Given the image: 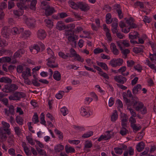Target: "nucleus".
<instances>
[{"instance_id":"9b49d317","label":"nucleus","mask_w":156,"mask_h":156,"mask_svg":"<svg viewBox=\"0 0 156 156\" xmlns=\"http://www.w3.org/2000/svg\"><path fill=\"white\" fill-rule=\"evenodd\" d=\"M57 28L59 30H62L66 29V25L62 21H58L56 26Z\"/></svg>"},{"instance_id":"0eeeda50","label":"nucleus","mask_w":156,"mask_h":156,"mask_svg":"<svg viewBox=\"0 0 156 156\" xmlns=\"http://www.w3.org/2000/svg\"><path fill=\"white\" fill-rule=\"evenodd\" d=\"M16 101L20 100L21 98L26 97L25 94L22 92H16L14 94Z\"/></svg>"},{"instance_id":"393cba45","label":"nucleus","mask_w":156,"mask_h":156,"mask_svg":"<svg viewBox=\"0 0 156 156\" xmlns=\"http://www.w3.org/2000/svg\"><path fill=\"white\" fill-rule=\"evenodd\" d=\"M11 58L9 57H4L0 58V62H10Z\"/></svg>"},{"instance_id":"774afa93","label":"nucleus","mask_w":156,"mask_h":156,"mask_svg":"<svg viewBox=\"0 0 156 156\" xmlns=\"http://www.w3.org/2000/svg\"><path fill=\"white\" fill-rule=\"evenodd\" d=\"M37 80H32V83L36 87H39L40 86V84L38 83L37 81Z\"/></svg>"},{"instance_id":"dca6fc26","label":"nucleus","mask_w":156,"mask_h":156,"mask_svg":"<svg viewBox=\"0 0 156 156\" xmlns=\"http://www.w3.org/2000/svg\"><path fill=\"white\" fill-rule=\"evenodd\" d=\"M21 32H23V29L22 28L20 29ZM31 34V33L29 31H25V32L22 33V37H24L26 38L27 37H29Z\"/></svg>"},{"instance_id":"37998d69","label":"nucleus","mask_w":156,"mask_h":156,"mask_svg":"<svg viewBox=\"0 0 156 156\" xmlns=\"http://www.w3.org/2000/svg\"><path fill=\"white\" fill-rule=\"evenodd\" d=\"M40 120L41 123L44 125H46L45 123L46 122L44 120V114L43 113H42L40 116Z\"/></svg>"},{"instance_id":"c9c22d12","label":"nucleus","mask_w":156,"mask_h":156,"mask_svg":"<svg viewBox=\"0 0 156 156\" xmlns=\"http://www.w3.org/2000/svg\"><path fill=\"white\" fill-rule=\"evenodd\" d=\"M47 24L46 26L50 28L53 26V22L50 20H45L44 21Z\"/></svg>"},{"instance_id":"69168bd1","label":"nucleus","mask_w":156,"mask_h":156,"mask_svg":"<svg viewBox=\"0 0 156 156\" xmlns=\"http://www.w3.org/2000/svg\"><path fill=\"white\" fill-rule=\"evenodd\" d=\"M146 64H147L148 66L151 68H154V64H151L150 61L149 60L147 59L146 60L145 62Z\"/></svg>"},{"instance_id":"c03bdc74","label":"nucleus","mask_w":156,"mask_h":156,"mask_svg":"<svg viewBox=\"0 0 156 156\" xmlns=\"http://www.w3.org/2000/svg\"><path fill=\"white\" fill-rule=\"evenodd\" d=\"M93 144L90 141H86L84 147L86 148H90L92 146Z\"/></svg>"},{"instance_id":"c756f323","label":"nucleus","mask_w":156,"mask_h":156,"mask_svg":"<svg viewBox=\"0 0 156 156\" xmlns=\"http://www.w3.org/2000/svg\"><path fill=\"white\" fill-rule=\"evenodd\" d=\"M16 122L19 125H23V119L20 116H17L16 117Z\"/></svg>"},{"instance_id":"f03ea898","label":"nucleus","mask_w":156,"mask_h":156,"mask_svg":"<svg viewBox=\"0 0 156 156\" xmlns=\"http://www.w3.org/2000/svg\"><path fill=\"white\" fill-rule=\"evenodd\" d=\"M48 62L47 65L49 67L51 68H54L58 67V65L56 63L55 65L51 64L52 63H55V57H49L48 59L46 60Z\"/></svg>"},{"instance_id":"4c0bfd02","label":"nucleus","mask_w":156,"mask_h":156,"mask_svg":"<svg viewBox=\"0 0 156 156\" xmlns=\"http://www.w3.org/2000/svg\"><path fill=\"white\" fill-rule=\"evenodd\" d=\"M137 104H138V105L135 108L136 111H139L141 110L143 108L144 105L143 104L140 102H138Z\"/></svg>"},{"instance_id":"ea45409f","label":"nucleus","mask_w":156,"mask_h":156,"mask_svg":"<svg viewBox=\"0 0 156 156\" xmlns=\"http://www.w3.org/2000/svg\"><path fill=\"white\" fill-rule=\"evenodd\" d=\"M127 132H128V131L126 129L125 127H122L120 133L122 136H124L126 135Z\"/></svg>"},{"instance_id":"a18cd8bd","label":"nucleus","mask_w":156,"mask_h":156,"mask_svg":"<svg viewBox=\"0 0 156 156\" xmlns=\"http://www.w3.org/2000/svg\"><path fill=\"white\" fill-rule=\"evenodd\" d=\"M69 54H67V55H65L63 52H60L58 53L59 55L62 58L64 59H67L68 57Z\"/></svg>"},{"instance_id":"864d4df0","label":"nucleus","mask_w":156,"mask_h":156,"mask_svg":"<svg viewBox=\"0 0 156 156\" xmlns=\"http://www.w3.org/2000/svg\"><path fill=\"white\" fill-rule=\"evenodd\" d=\"M64 93V91H60L56 95L55 97L57 99H60L62 98V94Z\"/></svg>"},{"instance_id":"e2e57ef3","label":"nucleus","mask_w":156,"mask_h":156,"mask_svg":"<svg viewBox=\"0 0 156 156\" xmlns=\"http://www.w3.org/2000/svg\"><path fill=\"white\" fill-rule=\"evenodd\" d=\"M116 61L115 59H113L112 60L109 62V64L113 67H116Z\"/></svg>"},{"instance_id":"7ed1b4c3","label":"nucleus","mask_w":156,"mask_h":156,"mask_svg":"<svg viewBox=\"0 0 156 156\" xmlns=\"http://www.w3.org/2000/svg\"><path fill=\"white\" fill-rule=\"evenodd\" d=\"M66 29H68V30L67 31V34L68 35H73L74 33V31L72 29L75 27V24H70L66 26Z\"/></svg>"},{"instance_id":"13d9d810","label":"nucleus","mask_w":156,"mask_h":156,"mask_svg":"<svg viewBox=\"0 0 156 156\" xmlns=\"http://www.w3.org/2000/svg\"><path fill=\"white\" fill-rule=\"evenodd\" d=\"M15 131L16 133L18 136L20 135L21 134V131L19 127H16L14 128Z\"/></svg>"},{"instance_id":"473e14b6","label":"nucleus","mask_w":156,"mask_h":156,"mask_svg":"<svg viewBox=\"0 0 156 156\" xmlns=\"http://www.w3.org/2000/svg\"><path fill=\"white\" fill-rule=\"evenodd\" d=\"M118 27L117 24H112V33L114 34L115 33H117V32H118V30H117V27Z\"/></svg>"},{"instance_id":"39448f33","label":"nucleus","mask_w":156,"mask_h":156,"mask_svg":"<svg viewBox=\"0 0 156 156\" xmlns=\"http://www.w3.org/2000/svg\"><path fill=\"white\" fill-rule=\"evenodd\" d=\"M28 0H20V3H17V6L21 10L23 9H26L27 8V6L25 5L26 2Z\"/></svg>"},{"instance_id":"f704fd0d","label":"nucleus","mask_w":156,"mask_h":156,"mask_svg":"<svg viewBox=\"0 0 156 156\" xmlns=\"http://www.w3.org/2000/svg\"><path fill=\"white\" fill-rule=\"evenodd\" d=\"M26 23L29 27H34V24L33 23V20L30 19H27L25 21Z\"/></svg>"},{"instance_id":"de8ad7c7","label":"nucleus","mask_w":156,"mask_h":156,"mask_svg":"<svg viewBox=\"0 0 156 156\" xmlns=\"http://www.w3.org/2000/svg\"><path fill=\"white\" fill-rule=\"evenodd\" d=\"M93 132L92 131H90L87 133L83 134L82 137L84 138H87L93 135Z\"/></svg>"},{"instance_id":"9d476101","label":"nucleus","mask_w":156,"mask_h":156,"mask_svg":"<svg viewBox=\"0 0 156 156\" xmlns=\"http://www.w3.org/2000/svg\"><path fill=\"white\" fill-rule=\"evenodd\" d=\"M110 48L112 50V52L114 54L117 55L119 54V51L118 49L116 48L115 44L113 43H112L110 44Z\"/></svg>"},{"instance_id":"bf43d9fd","label":"nucleus","mask_w":156,"mask_h":156,"mask_svg":"<svg viewBox=\"0 0 156 156\" xmlns=\"http://www.w3.org/2000/svg\"><path fill=\"white\" fill-rule=\"evenodd\" d=\"M72 56L75 57L78 61H80L81 60V58L79 54H77L76 53L72 54Z\"/></svg>"},{"instance_id":"8fccbe9b","label":"nucleus","mask_w":156,"mask_h":156,"mask_svg":"<svg viewBox=\"0 0 156 156\" xmlns=\"http://www.w3.org/2000/svg\"><path fill=\"white\" fill-rule=\"evenodd\" d=\"M26 139L28 142L31 145H33L35 144L33 142V139L31 138H30L29 136H27Z\"/></svg>"},{"instance_id":"aec40b11","label":"nucleus","mask_w":156,"mask_h":156,"mask_svg":"<svg viewBox=\"0 0 156 156\" xmlns=\"http://www.w3.org/2000/svg\"><path fill=\"white\" fill-rule=\"evenodd\" d=\"M144 144L143 142H141L138 144L136 146L137 150L138 152H140L144 148Z\"/></svg>"},{"instance_id":"4be33fe9","label":"nucleus","mask_w":156,"mask_h":156,"mask_svg":"<svg viewBox=\"0 0 156 156\" xmlns=\"http://www.w3.org/2000/svg\"><path fill=\"white\" fill-rule=\"evenodd\" d=\"M97 63L98 66H101L103 69L106 70H108V68L107 65L105 63H103L102 62H99L98 61L97 62Z\"/></svg>"},{"instance_id":"0e129e2a","label":"nucleus","mask_w":156,"mask_h":156,"mask_svg":"<svg viewBox=\"0 0 156 156\" xmlns=\"http://www.w3.org/2000/svg\"><path fill=\"white\" fill-rule=\"evenodd\" d=\"M121 50L122 51V53L125 56H126L130 52L129 50L127 49L123 50L122 48V50Z\"/></svg>"},{"instance_id":"2eb2a0df","label":"nucleus","mask_w":156,"mask_h":156,"mask_svg":"<svg viewBox=\"0 0 156 156\" xmlns=\"http://www.w3.org/2000/svg\"><path fill=\"white\" fill-rule=\"evenodd\" d=\"M141 85L139 84H137V85L135 86L133 88L132 90L133 94L134 95L137 94L139 90L141 89Z\"/></svg>"},{"instance_id":"3c124183","label":"nucleus","mask_w":156,"mask_h":156,"mask_svg":"<svg viewBox=\"0 0 156 156\" xmlns=\"http://www.w3.org/2000/svg\"><path fill=\"white\" fill-rule=\"evenodd\" d=\"M109 31V30L108 29H107V30L106 31V36L107 38L110 41H111L112 40V37Z\"/></svg>"},{"instance_id":"09e8293b","label":"nucleus","mask_w":156,"mask_h":156,"mask_svg":"<svg viewBox=\"0 0 156 156\" xmlns=\"http://www.w3.org/2000/svg\"><path fill=\"white\" fill-rule=\"evenodd\" d=\"M9 113L11 114L12 115H14V107L12 105H10L9 107Z\"/></svg>"},{"instance_id":"49530a36","label":"nucleus","mask_w":156,"mask_h":156,"mask_svg":"<svg viewBox=\"0 0 156 156\" xmlns=\"http://www.w3.org/2000/svg\"><path fill=\"white\" fill-rule=\"evenodd\" d=\"M104 51L103 49L99 48H97L94 51V53L95 54H97L102 52Z\"/></svg>"},{"instance_id":"5fc2aeb1","label":"nucleus","mask_w":156,"mask_h":156,"mask_svg":"<svg viewBox=\"0 0 156 156\" xmlns=\"http://www.w3.org/2000/svg\"><path fill=\"white\" fill-rule=\"evenodd\" d=\"M37 151L38 153L41 155H46V152L43 150L39 148L37 149Z\"/></svg>"},{"instance_id":"052dcab7","label":"nucleus","mask_w":156,"mask_h":156,"mask_svg":"<svg viewBox=\"0 0 156 156\" xmlns=\"http://www.w3.org/2000/svg\"><path fill=\"white\" fill-rule=\"evenodd\" d=\"M136 35H134L129 34V39H131V40H133V39H136L137 37H139L138 36V35H139V34L137 33V32H136Z\"/></svg>"},{"instance_id":"20e7f679","label":"nucleus","mask_w":156,"mask_h":156,"mask_svg":"<svg viewBox=\"0 0 156 156\" xmlns=\"http://www.w3.org/2000/svg\"><path fill=\"white\" fill-rule=\"evenodd\" d=\"M47 35V33L44 30L40 29L38 31L37 36L40 39H44Z\"/></svg>"},{"instance_id":"ddd939ff","label":"nucleus","mask_w":156,"mask_h":156,"mask_svg":"<svg viewBox=\"0 0 156 156\" xmlns=\"http://www.w3.org/2000/svg\"><path fill=\"white\" fill-rule=\"evenodd\" d=\"M9 30L8 27H3L2 33L4 37L7 38L9 36L8 32Z\"/></svg>"},{"instance_id":"1a4fd4ad","label":"nucleus","mask_w":156,"mask_h":156,"mask_svg":"<svg viewBox=\"0 0 156 156\" xmlns=\"http://www.w3.org/2000/svg\"><path fill=\"white\" fill-rule=\"evenodd\" d=\"M7 138L5 132H4L3 130L0 129V141L3 142L5 141Z\"/></svg>"},{"instance_id":"b1692460","label":"nucleus","mask_w":156,"mask_h":156,"mask_svg":"<svg viewBox=\"0 0 156 156\" xmlns=\"http://www.w3.org/2000/svg\"><path fill=\"white\" fill-rule=\"evenodd\" d=\"M106 23L108 24L111 23L112 22V19L111 18V15L110 13H107L106 16Z\"/></svg>"},{"instance_id":"7c9ffc66","label":"nucleus","mask_w":156,"mask_h":156,"mask_svg":"<svg viewBox=\"0 0 156 156\" xmlns=\"http://www.w3.org/2000/svg\"><path fill=\"white\" fill-rule=\"evenodd\" d=\"M69 4H70V6L73 9H77L78 8V3H76L75 2L72 1H69Z\"/></svg>"},{"instance_id":"f3484780","label":"nucleus","mask_w":156,"mask_h":156,"mask_svg":"<svg viewBox=\"0 0 156 156\" xmlns=\"http://www.w3.org/2000/svg\"><path fill=\"white\" fill-rule=\"evenodd\" d=\"M40 48L37 45H36L30 48V51L34 54H36L39 52L40 50Z\"/></svg>"},{"instance_id":"a211bd4d","label":"nucleus","mask_w":156,"mask_h":156,"mask_svg":"<svg viewBox=\"0 0 156 156\" xmlns=\"http://www.w3.org/2000/svg\"><path fill=\"white\" fill-rule=\"evenodd\" d=\"M68 39L70 42H72L71 44L73 47H76V43L75 37H73L71 36H69L68 37Z\"/></svg>"},{"instance_id":"423d86ee","label":"nucleus","mask_w":156,"mask_h":156,"mask_svg":"<svg viewBox=\"0 0 156 156\" xmlns=\"http://www.w3.org/2000/svg\"><path fill=\"white\" fill-rule=\"evenodd\" d=\"M114 7L118 13V15L120 19L123 17V15L122 14V12L121 9V7L119 4H117L114 5Z\"/></svg>"},{"instance_id":"2f4dec72","label":"nucleus","mask_w":156,"mask_h":156,"mask_svg":"<svg viewBox=\"0 0 156 156\" xmlns=\"http://www.w3.org/2000/svg\"><path fill=\"white\" fill-rule=\"evenodd\" d=\"M37 1L36 0H33L31 2L30 8L33 10H35V5L36 4Z\"/></svg>"},{"instance_id":"bb28decb","label":"nucleus","mask_w":156,"mask_h":156,"mask_svg":"<svg viewBox=\"0 0 156 156\" xmlns=\"http://www.w3.org/2000/svg\"><path fill=\"white\" fill-rule=\"evenodd\" d=\"M64 146L60 144L57 145L55 148V150L56 152H59L63 150Z\"/></svg>"},{"instance_id":"58836bf2","label":"nucleus","mask_w":156,"mask_h":156,"mask_svg":"<svg viewBox=\"0 0 156 156\" xmlns=\"http://www.w3.org/2000/svg\"><path fill=\"white\" fill-rule=\"evenodd\" d=\"M149 57L152 62H153L154 60L156 61V53H154L153 54L150 53Z\"/></svg>"},{"instance_id":"603ef678","label":"nucleus","mask_w":156,"mask_h":156,"mask_svg":"<svg viewBox=\"0 0 156 156\" xmlns=\"http://www.w3.org/2000/svg\"><path fill=\"white\" fill-rule=\"evenodd\" d=\"M23 67L22 65H19L17 67V71L18 73H22L23 70Z\"/></svg>"},{"instance_id":"f257e3e1","label":"nucleus","mask_w":156,"mask_h":156,"mask_svg":"<svg viewBox=\"0 0 156 156\" xmlns=\"http://www.w3.org/2000/svg\"><path fill=\"white\" fill-rule=\"evenodd\" d=\"M41 4L42 6H44L43 9L45 10V14L47 16L51 15L55 11L53 7H50L49 3L46 1L42 2Z\"/></svg>"},{"instance_id":"338daca9","label":"nucleus","mask_w":156,"mask_h":156,"mask_svg":"<svg viewBox=\"0 0 156 156\" xmlns=\"http://www.w3.org/2000/svg\"><path fill=\"white\" fill-rule=\"evenodd\" d=\"M115 81H116L117 82L123 84L125 82H126L127 81V79H114Z\"/></svg>"},{"instance_id":"5701e85b","label":"nucleus","mask_w":156,"mask_h":156,"mask_svg":"<svg viewBox=\"0 0 156 156\" xmlns=\"http://www.w3.org/2000/svg\"><path fill=\"white\" fill-rule=\"evenodd\" d=\"M65 149L66 150V152L67 154H69V153L74 152L75 151L73 148L71 147H69L68 145H66L65 146Z\"/></svg>"},{"instance_id":"4468645a","label":"nucleus","mask_w":156,"mask_h":156,"mask_svg":"<svg viewBox=\"0 0 156 156\" xmlns=\"http://www.w3.org/2000/svg\"><path fill=\"white\" fill-rule=\"evenodd\" d=\"M77 5L78 8H79L82 11H85L87 10V5L85 4L83 2H78Z\"/></svg>"},{"instance_id":"412c9836","label":"nucleus","mask_w":156,"mask_h":156,"mask_svg":"<svg viewBox=\"0 0 156 156\" xmlns=\"http://www.w3.org/2000/svg\"><path fill=\"white\" fill-rule=\"evenodd\" d=\"M53 77V78L56 80L59 81L61 80V74L58 71H55L54 72Z\"/></svg>"},{"instance_id":"6e6d98bb","label":"nucleus","mask_w":156,"mask_h":156,"mask_svg":"<svg viewBox=\"0 0 156 156\" xmlns=\"http://www.w3.org/2000/svg\"><path fill=\"white\" fill-rule=\"evenodd\" d=\"M33 119L34 120V123H37L39 122L38 115L37 113H34Z\"/></svg>"},{"instance_id":"f8f14e48","label":"nucleus","mask_w":156,"mask_h":156,"mask_svg":"<svg viewBox=\"0 0 156 156\" xmlns=\"http://www.w3.org/2000/svg\"><path fill=\"white\" fill-rule=\"evenodd\" d=\"M30 71V69L27 67L26 68V71H24L22 73V76L24 80H26V78H27L26 76H27V75L31 76Z\"/></svg>"},{"instance_id":"a19ab883","label":"nucleus","mask_w":156,"mask_h":156,"mask_svg":"<svg viewBox=\"0 0 156 156\" xmlns=\"http://www.w3.org/2000/svg\"><path fill=\"white\" fill-rule=\"evenodd\" d=\"M131 127L133 128V129L136 131L135 132L141 129V126H140L138 127L137 126L136 124H132L131 126Z\"/></svg>"},{"instance_id":"4d7b16f0","label":"nucleus","mask_w":156,"mask_h":156,"mask_svg":"<svg viewBox=\"0 0 156 156\" xmlns=\"http://www.w3.org/2000/svg\"><path fill=\"white\" fill-rule=\"evenodd\" d=\"M115 150V153L118 154H121L122 153V149L118 147H115L114 148Z\"/></svg>"},{"instance_id":"a878e982","label":"nucleus","mask_w":156,"mask_h":156,"mask_svg":"<svg viewBox=\"0 0 156 156\" xmlns=\"http://www.w3.org/2000/svg\"><path fill=\"white\" fill-rule=\"evenodd\" d=\"M132 98L131 99V102L130 105H133V107H134L138 103V102L137 101L138 98L136 97H132Z\"/></svg>"},{"instance_id":"680f3d73","label":"nucleus","mask_w":156,"mask_h":156,"mask_svg":"<svg viewBox=\"0 0 156 156\" xmlns=\"http://www.w3.org/2000/svg\"><path fill=\"white\" fill-rule=\"evenodd\" d=\"M14 6V3L13 2L11 1L9 2L8 7L9 9H11Z\"/></svg>"},{"instance_id":"6e6552de","label":"nucleus","mask_w":156,"mask_h":156,"mask_svg":"<svg viewBox=\"0 0 156 156\" xmlns=\"http://www.w3.org/2000/svg\"><path fill=\"white\" fill-rule=\"evenodd\" d=\"M5 88L9 91V92L13 91L18 89V87L16 84H12L9 86L8 85H5Z\"/></svg>"},{"instance_id":"e433bc0d","label":"nucleus","mask_w":156,"mask_h":156,"mask_svg":"<svg viewBox=\"0 0 156 156\" xmlns=\"http://www.w3.org/2000/svg\"><path fill=\"white\" fill-rule=\"evenodd\" d=\"M116 61V67L118 66H120L122 64L123 61L122 59L120 58L115 59Z\"/></svg>"},{"instance_id":"cd10ccee","label":"nucleus","mask_w":156,"mask_h":156,"mask_svg":"<svg viewBox=\"0 0 156 156\" xmlns=\"http://www.w3.org/2000/svg\"><path fill=\"white\" fill-rule=\"evenodd\" d=\"M133 51L135 53H138L140 52H143V49L138 47H134L133 48Z\"/></svg>"},{"instance_id":"c85d7f7f","label":"nucleus","mask_w":156,"mask_h":156,"mask_svg":"<svg viewBox=\"0 0 156 156\" xmlns=\"http://www.w3.org/2000/svg\"><path fill=\"white\" fill-rule=\"evenodd\" d=\"M115 112L113 114L111 117L112 121L114 122L117 119L118 115L117 114V111L115 110Z\"/></svg>"},{"instance_id":"79ce46f5","label":"nucleus","mask_w":156,"mask_h":156,"mask_svg":"<svg viewBox=\"0 0 156 156\" xmlns=\"http://www.w3.org/2000/svg\"><path fill=\"white\" fill-rule=\"evenodd\" d=\"M125 20H126V23L129 25L133 23L134 21V19L132 17H130L129 20L126 18H125Z\"/></svg>"},{"instance_id":"72a5a7b5","label":"nucleus","mask_w":156,"mask_h":156,"mask_svg":"<svg viewBox=\"0 0 156 156\" xmlns=\"http://www.w3.org/2000/svg\"><path fill=\"white\" fill-rule=\"evenodd\" d=\"M2 83H11L12 81L11 79L8 77L3 76L2 77Z\"/></svg>"},{"instance_id":"6ab92c4d","label":"nucleus","mask_w":156,"mask_h":156,"mask_svg":"<svg viewBox=\"0 0 156 156\" xmlns=\"http://www.w3.org/2000/svg\"><path fill=\"white\" fill-rule=\"evenodd\" d=\"M107 133H108V134L107 135L103 136V135H101L98 139V141H100L103 139H104L105 140H108L109 139L111 136H110V135H108L110 133V131H108Z\"/></svg>"}]
</instances>
